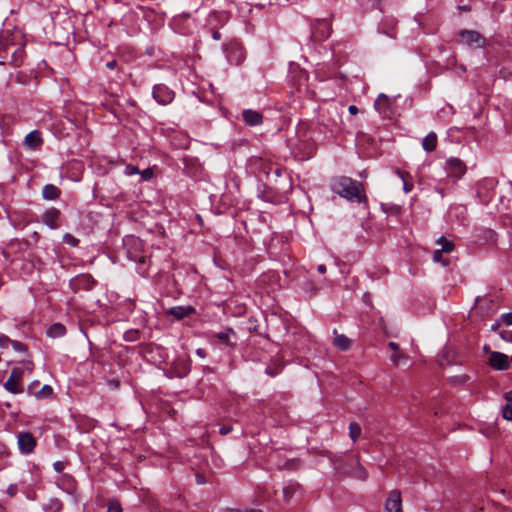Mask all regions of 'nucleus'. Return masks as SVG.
Segmentation results:
<instances>
[{
	"label": "nucleus",
	"instance_id": "nucleus-1",
	"mask_svg": "<svg viewBox=\"0 0 512 512\" xmlns=\"http://www.w3.org/2000/svg\"><path fill=\"white\" fill-rule=\"evenodd\" d=\"M331 189L333 192L349 201L361 202L365 199L363 185L349 177H335L331 181Z\"/></svg>",
	"mask_w": 512,
	"mask_h": 512
},
{
	"label": "nucleus",
	"instance_id": "nucleus-2",
	"mask_svg": "<svg viewBox=\"0 0 512 512\" xmlns=\"http://www.w3.org/2000/svg\"><path fill=\"white\" fill-rule=\"evenodd\" d=\"M342 462V459H335L333 461L334 468L339 475L351 476L362 481L367 479L368 473L366 469L359 463L358 457L352 461L353 468L351 469H345L342 466Z\"/></svg>",
	"mask_w": 512,
	"mask_h": 512
},
{
	"label": "nucleus",
	"instance_id": "nucleus-3",
	"mask_svg": "<svg viewBox=\"0 0 512 512\" xmlns=\"http://www.w3.org/2000/svg\"><path fill=\"white\" fill-rule=\"evenodd\" d=\"M212 341L222 349H235L237 335L232 329H226L222 332L216 333L212 337Z\"/></svg>",
	"mask_w": 512,
	"mask_h": 512
},
{
	"label": "nucleus",
	"instance_id": "nucleus-4",
	"mask_svg": "<svg viewBox=\"0 0 512 512\" xmlns=\"http://www.w3.org/2000/svg\"><path fill=\"white\" fill-rule=\"evenodd\" d=\"M190 365L186 354L177 356L169 370L170 376L184 377L189 372Z\"/></svg>",
	"mask_w": 512,
	"mask_h": 512
},
{
	"label": "nucleus",
	"instance_id": "nucleus-5",
	"mask_svg": "<svg viewBox=\"0 0 512 512\" xmlns=\"http://www.w3.org/2000/svg\"><path fill=\"white\" fill-rule=\"evenodd\" d=\"M446 170L449 177L458 180L466 173L467 168L462 160L451 158L446 162Z\"/></svg>",
	"mask_w": 512,
	"mask_h": 512
},
{
	"label": "nucleus",
	"instance_id": "nucleus-6",
	"mask_svg": "<svg viewBox=\"0 0 512 512\" xmlns=\"http://www.w3.org/2000/svg\"><path fill=\"white\" fill-rule=\"evenodd\" d=\"M460 38L464 44L468 46H474L476 48H481L485 44V38L474 30L461 31Z\"/></svg>",
	"mask_w": 512,
	"mask_h": 512
},
{
	"label": "nucleus",
	"instance_id": "nucleus-7",
	"mask_svg": "<svg viewBox=\"0 0 512 512\" xmlns=\"http://www.w3.org/2000/svg\"><path fill=\"white\" fill-rule=\"evenodd\" d=\"M385 510L387 512H403L401 493L399 490L389 492L385 502Z\"/></svg>",
	"mask_w": 512,
	"mask_h": 512
},
{
	"label": "nucleus",
	"instance_id": "nucleus-8",
	"mask_svg": "<svg viewBox=\"0 0 512 512\" xmlns=\"http://www.w3.org/2000/svg\"><path fill=\"white\" fill-rule=\"evenodd\" d=\"M331 33V25L330 23L323 19L317 20L313 26L312 36L317 41H322L326 39Z\"/></svg>",
	"mask_w": 512,
	"mask_h": 512
},
{
	"label": "nucleus",
	"instance_id": "nucleus-9",
	"mask_svg": "<svg viewBox=\"0 0 512 512\" xmlns=\"http://www.w3.org/2000/svg\"><path fill=\"white\" fill-rule=\"evenodd\" d=\"M153 96L160 104H168L174 98V93L164 85H157L153 89Z\"/></svg>",
	"mask_w": 512,
	"mask_h": 512
},
{
	"label": "nucleus",
	"instance_id": "nucleus-10",
	"mask_svg": "<svg viewBox=\"0 0 512 512\" xmlns=\"http://www.w3.org/2000/svg\"><path fill=\"white\" fill-rule=\"evenodd\" d=\"M376 110L384 117H391L392 114V100L385 94H380L374 104Z\"/></svg>",
	"mask_w": 512,
	"mask_h": 512
},
{
	"label": "nucleus",
	"instance_id": "nucleus-11",
	"mask_svg": "<svg viewBox=\"0 0 512 512\" xmlns=\"http://www.w3.org/2000/svg\"><path fill=\"white\" fill-rule=\"evenodd\" d=\"M60 215L61 213L58 209L50 208L42 215V222L51 229H57L59 227Z\"/></svg>",
	"mask_w": 512,
	"mask_h": 512
},
{
	"label": "nucleus",
	"instance_id": "nucleus-12",
	"mask_svg": "<svg viewBox=\"0 0 512 512\" xmlns=\"http://www.w3.org/2000/svg\"><path fill=\"white\" fill-rule=\"evenodd\" d=\"M510 361L506 354H491L490 365L497 370H504L509 367Z\"/></svg>",
	"mask_w": 512,
	"mask_h": 512
},
{
	"label": "nucleus",
	"instance_id": "nucleus-13",
	"mask_svg": "<svg viewBox=\"0 0 512 512\" xmlns=\"http://www.w3.org/2000/svg\"><path fill=\"white\" fill-rule=\"evenodd\" d=\"M167 313L180 320L195 313V308L192 306H177L167 310Z\"/></svg>",
	"mask_w": 512,
	"mask_h": 512
},
{
	"label": "nucleus",
	"instance_id": "nucleus-14",
	"mask_svg": "<svg viewBox=\"0 0 512 512\" xmlns=\"http://www.w3.org/2000/svg\"><path fill=\"white\" fill-rule=\"evenodd\" d=\"M20 377L21 373L17 370H13L9 378L6 380L4 387L12 393L19 392Z\"/></svg>",
	"mask_w": 512,
	"mask_h": 512
},
{
	"label": "nucleus",
	"instance_id": "nucleus-15",
	"mask_svg": "<svg viewBox=\"0 0 512 512\" xmlns=\"http://www.w3.org/2000/svg\"><path fill=\"white\" fill-rule=\"evenodd\" d=\"M245 56L242 48L237 44H232L229 49L228 59L231 63L239 65L243 62Z\"/></svg>",
	"mask_w": 512,
	"mask_h": 512
},
{
	"label": "nucleus",
	"instance_id": "nucleus-16",
	"mask_svg": "<svg viewBox=\"0 0 512 512\" xmlns=\"http://www.w3.org/2000/svg\"><path fill=\"white\" fill-rule=\"evenodd\" d=\"M243 119L250 126L260 125L262 123V115L255 110H244Z\"/></svg>",
	"mask_w": 512,
	"mask_h": 512
},
{
	"label": "nucleus",
	"instance_id": "nucleus-17",
	"mask_svg": "<svg viewBox=\"0 0 512 512\" xmlns=\"http://www.w3.org/2000/svg\"><path fill=\"white\" fill-rule=\"evenodd\" d=\"M18 445L22 452L30 453L32 451V434L20 433L18 435Z\"/></svg>",
	"mask_w": 512,
	"mask_h": 512
},
{
	"label": "nucleus",
	"instance_id": "nucleus-18",
	"mask_svg": "<svg viewBox=\"0 0 512 512\" xmlns=\"http://www.w3.org/2000/svg\"><path fill=\"white\" fill-rule=\"evenodd\" d=\"M10 348H12L15 351L27 350V348L23 347V345L21 343L12 341L5 335H1L0 336V349L8 350Z\"/></svg>",
	"mask_w": 512,
	"mask_h": 512
},
{
	"label": "nucleus",
	"instance_id": "nucleus-19",
	"mask_svg": "<svg viewBox=\"0 0 512 512\" xmlns=\"http://www.w3.org/2000/svg\"><path fill=\"white\" fill-rule=\"evenodd\" d=\"M61 191L53 184H47L42 189V197L45 200H56L60 197Z\"/></svg>",
	"mask_w": 512,
	"mask_h": 512
},
{
	"label": "nucleus",
	"instance_id": "nucleus-20",
	"mask_svg": "<svg viewBox=\"0 0 512 512\" xmlns=\"http://www.w3.org/2000/svg\"><path fill=\"white\" fill-rule=\"evenodd\" d=\"M334 345L340 350H349L352 348V340L343 334H338L334 331Z\"/></svg>",
	"mask_w": 512,
	"mask_h": 512
},
{
	"label": "nucleus",
	"instance_id": "nucleus-21",
	"mask_svg": "<svg viewBox=\"0 0 512 512\" xmlns=\"http://www.w3.org/2000/svg\"><path fill=\"white\" fill-rule=\"evenodd\" d=\"M437 135L434 132L429 133L422 141V147L427 152H432L437 147Z\"/></svg>",
	"mask_w": 512,
	"mask_h": 512
},
{
	"label": "nucleus",
	"instance_id": "nucleus-22",
	"mask_svg": "<svg viewBox=\"0 0 512 512\" xmlns=\"http://www.w3.org/2000/svg\"><path fill=\"white\" fill-rule=\"evenodd\" d=\"M390 361L396 367L411 366V361L406 354H391Z\"/></svg>",
	"mask_w": 512,
	"mask_h": 512
},
{
	"label": "nucleus",
	"instance_id": "nucleus-23",
	"mask_svg": "<svg viewBox=\"0 0 512 512\" xmlns=\"http://www.w3.org/2000/svg\"><path fill=\"white\" fill-rule=\"evenodd\" d=\"M506 404L502 409V416L505 420H512V390L507 392L504 396Z\"/></svg>",
	"mask_w": 512,
	"mask_h": 512
},
{
	"label": "nucleus",
	"instance_id": "nucleus-24",
	"mask_svg": "<svg viewBox=\"0 0 512 512\" xmlns=\"http://www.w3.org/2000/svg\"><path fill=\"white\" fill-rule=\"evenodd\" d=\"M65 333H66V328L61 323H55V324L51 325L46 331L47 336H49L51 338L61 337Z\"/></svg>",
	"mask_w": 512,
	"mask_h": 512
},
{
	"label": "nucleus",
	"instance_id": "nucleus-25",
	"mask_svg": "<svg viewBox=\"0 0 512 512\" xmlns=\"http://www.w3.org/2000/svg\"><path fill=\"white\" fill-rule=\"evenodd\" d=\"M396 173L403 181V190L405 193H409L413 189L412 177L409 173L397 170Z\"/></svg>",
	"mask_w": 512,
	"mask_h": 512
},
{
	"label": "nucleus",
	"instance_id": "nucleus-26",
	"mask_svg": "<svg viewBox=\"0 0 512 512\" xmlns=\"http://www.w3.org/2000/svg\"><path fill=\"white\" fill-rule=\"evenodd\" d=\"M512 325V313H507L501 316L500 320L491 326V330L496 332L498 329L503 326H511Z\"/></svg>",
	"mask_w": 512,
	"mask_h": 512
},
{
	"label": "nucleus",
	"instance_id": "nucleus-27",
	"mask_svg": "<svg viewBox=\"0 0 512 512\" xmlns=\"http://www.w3.org/2000/svg\"><path fill=\"white\" fill-rule=\"evenodd\" d=\"M53 396V389L49 385H44L39 391L34 393V397L37 399H47Z\"/></svg>",
	"mask_w": 512,
	"mask_h": 512
},
{
	"label": "nucleus",
	"instance_id": "nucleus-28",
	"mask_svg": "<svg viewBox=\"0 0 512 512\" xmlns=\"http://www.w3.org/2000/svg\"><path fill=\"white\" fill-rule=\"evenodd\" d=\"M362 429L356 422H351L349 425V436L353 442H356L360 437Z\"/></svg>",
	"mask_w": 512,
	"mask_h": 512
},
{
	"label": "nucleus",
	"instance_id": "nucleus-29",
	"mask_svg": "<svg viewBox=\"0 0 512 512\" xmlns=\"http://www.w3.org/2000/svg\"><path fill=\"white\" fill-rule=\"evenodd\" d=\"M438 244L441 245V251L449 253L454 250V244L451 241H448L446 238L441 237L437 241Z\"/></svg>",
	"mask_w": 512,
	"mask_h": 512
},
{
	"label": "nucleus",
	"instance_id": "nucleus-30",
	"mask_svg": "<svg viewBox=\"0 0 512 512\" xmlns=\"http://www.w3.org/2000/svg\"><path fill=\"white\" fill-rule=\"evenodd\" d=\"M495 333H496L495 336H498L500 339L507 341V342H512V331L504 329L502 327V328L498 329Z\"/></svg>",
	"mask_w": 512,
	"mask_h": 512
},
{
	"label": "nucleus",
	"instance_id": "nucleus-31",
	"mask_svg": "<svg viewBox=\"0 0 512 512\" xmlns=\"http://www.w3.org/2000/svg\"><path fill=\"white\" fill-rule=\"evenodd\" d=\"M63 241L72 247H76L79 244V240L69 233L64 234Z\"/></svg>",
	"mask_w": 512,
	"mask_h": 512
},
{
	"label": "nucleus",
	"instance_id": "nucleus-32",
	"mask_svg": "<svg viewBox=\"0 0 512 512\" xmlns=\"http://www.w3.org/2000/svg\"><path fill=\"white\" fill-rule=\"evenodd\" d=\"M23 51L21 49L13 51V64L19 66L22 63Z\"/></svg>",
	"mask_w": 512,
	"mask_h": 512
},
{
	"label": "nucleus",
	"instance_id": "nucleus-33",
	"mask_svg": "<svg viewBox=\"0 0 512 512\" xmlns=\"http://www.w3.org/2000/svg\"><path fill=\"white\" fill-rule=\"evenodd\" d=\"M107 512H122L121 505L114 500H111L108 504Z\"/></svg>",
	"mask_w": 512,
	"mask_h": 512
},
{
	"label": "nucleus",
	"instance_id": "nucleus-34",
	"mask_svg": "<svg viewBox=\"0 0 512 512\" xmlns=\"http://www.w3.org/2000/svg\"><path fill=\"white\" fill-rule=\"evenodd\" d=\"M433 260H434L435 262H440V263H442L444 266H447V265H448V263H449L447 260L443 259V257H442V251H441V250H436V251H434V253H433Z\"/></svg>",
	"mask_w": 512,
	"mask_h": 512
},
{
	"label": "nucleus",
	"instance_id": "nucleus-35",
	"mask_svg": "<svg viewBox=\"0 0 512 512\" xmlns=\"http://www.w3.org/2000/svg\"><path fill=\"white\" fill-rule=\"evenodd\" d=\"M143 180H149L153 177V170L151 168H147L140 172Z\"/></svg>",
	"mask_w": 512,
	"mask_h": 512
},
{
	"label": "nucleus",
	"instance_id": "nucleus-36",
	"mask_svg": "<svg viewBox=\"0 0 512 512\" xmlns=\"http://www.w3.org/2000/svg\"><path fill=\"white\" fill-rule=\"evenodd\" d=\"M138 173H140V171L138 170V168L136 166H133V165H128L125 169L126 175H134V174H138Z\"/></svg>",
	"mask_w": 512,
	"mask_h": 512
},
{
	"label": "nucleus",
	"instance_id": "nucleus-37",
	"mask_svg": "<svg viewBox=\"0 0 512 512\" xmlns=\"http://www.w3.org/2000/svg\"><path fill=\"white\" fill-rule=\"evenodd\" d=\"M271 362L273 363V365H275L276 367L278 368H281L282 367V358L280 357L279 354H276L272 359H271Z\"/></svg>",
	"mask_w": 512,
	"mask_h": 512
},
{
	"label": "nucleus",
	"instance_id": "nucleus-38",
	"mask_svg": "<svg viewBox=\"0 0 512 512\" xmlns=\"http://www.w3.org/2000/svg\"><path fill=\"white\" fill-rule=\"evenodd\" d=\"M41 144H42V139H41L38 131L34 130V149H36Z\"/></svg>",
	"mask_w": 512,
	"mask_h": 512
},
{
	"label": "nucleus",
	"instance_id": "nucleus-39",
	"mask_svg": "<svg viewBox=\"0 0 512 512\" xmlns=\"http://www.w3.org/2000/svg\"><path fill=\"white\" fill-rule=\"evenodd\" d=\"M24 144L30 148L32 147V132L28 133L25 137Z\"/></svg>",
	"mask_w": 512,
	"mask_h": 512
},
{
	"label": "nucleus",
	"instance_id": "nucleus-40",
	"mask_svg": "<svg viewBox=\"0 0 512 512\" xmlns=\"http://www.w3.org/2000/svg\"><path fill=\"white\" fill-rule=\"evenodd\" d=\"M7 493L10 496H14L17 493V486L16 485H10L7 489Z\"/></svg>",
	"mask_w": 512,
	"mask_h": 512
},
{
	"label": "nucleus",
	"instance_id": "nucleus-41",
	"mask_svg": "<svg viewBox=\"0 0 512 512\" xmlns=\"http://www.w3.org/2000/svg\"><path fill=\"white\" fill-rule=\"evenodd\" d=\"M231 430H232V427H230V426H223V427H221V428L219 429V432H220V434H222V435H227L228 433H230V432H231Z\"/></svg>",
	"mask_w": 512,
	"mask_h": 512
},
{
	"label": "nucleus",
	"instance_id": "nucleus-42",
	"mask_svg": "<svg viewBox=\"0 0 512 512\" xmlns=\"http://www.w3.org/2000/svg\"><path fill=\"white\" fill-rule=\"evenodd\" d=\"M278 372V369H272L271 367L266 368V374L270 376H275Z\"/></svg>",
	"mask_w": 512,
	"mask_h": 512
},
{
	"label": "nucleus",
	"instance_id": "nucleus-43",
	"mask_svg": "<svg viewBox=\"0 0 512 512\" xmlns=\"http://www.w3.org/2000/svg\"><path fill=\"white\" fill-rule=\"evenodd\" d=\"M117 65V62L116 60H112V61H109L107 64H106V67L110 70L114 69Z\"/></svg>",
	"mask_w": 512,
	"mask_h": 512
},
{
	"label": "nucleus",
	"instance_id": "nucleus-44",
	"mask_svg": "<svg viewBox=\"0 0 512 512\" xmlns=\"http://www.w3.org/2000/svg\"><path fill=\"white\" fill-rule=\"evenodd\" d=\"M348 111L350 114L356 115L358 113V108L355 105H351L349 106Z\"/></svg>",
	"mask_w": 512,
	"mask_h": 512
},
{
	"label": "nucleus",
	"instance_id": "nucleus-45",
	"mask_svg": "<svg viewBox=\"0 0 512 512\" xmlns=\"http://www.w3.org/2000/svg\"><path fill=\"white\" fill-rule=\"evenodd\" d=\"M63 463L62 462H56L54 463V468L56 471L61 472L63 470Z\"/></svg>",
	"mask_w": 512,
	"mask_h": 512
},
{
	"label": "nucleus",
	"instance_id": "nucleus-46",
	"mask_svg": "<svg viewBox=\"0 0 512 512\" xmlns=\"http://www.w3.org/2000/svg\"><path fill=\"white\" fill-rule=\"evenodd\" d=\"M338 459H342L343 462H342V466L345 468V469H351L353 468V463L351 465H349L346 460L344 459V457H339Z\"/></svg>",
	"mask_w": 512,
	"mask_h": 512
},
{
	"label": "nucleus",
	"instance_id": "nucleus-47",
	"mask_svg": "<svg viewBox=\"0 0 512 512\" xmlns=\"http://www.w3.org/2000/svg\"><path fill=\"white\" fill-rule=\"evenodd\" d=\"M317 271L321 274L325 273L326 272V266L324 264H320L318 267H317Z\"/></svg>",
	"mask_w": 512,
	"mask_h": 512
},
{
	"label": "nucleus",
	"instance_id": "nucleus-48",
	"mask_svg": "<svg viewBox=\"0 0 512 512\" xmlns=\"http://www.w3.org/2000/svg\"><path fill=\"white\" fill-rule=\"evenodd\" d=\"M487 300H488V299H487L486 297H484V298H477V304H478V305H482V304H483V302H486Z\"/></svg>",
	"mask_w": 512,
	"mask_h": 512
},
{
	"label": "nucleus",
	"instance_id": "nucleus-49",
	"mask_svg": "<svg viewBox=\"0 0 512 512\" xmlns=\"http://www.w3.org/2000/svg\"><path fill=\"white\" fill-rule=\"evenodd\" d=\"M389 347L392 349V350H397L398 349V345L394 342H390L389 343Z\"/></svg>",
	"mask_w": 512,
	"mask_h": 512
},
{
	"label": "nucleus",
	"instance_id": "nucleus-50",
	"mask_svg": "<svg viewBox=\"0 0 512 512\" xmlns=\"http://www.w3.org/2000/svg\"><path fill=\"white\" fill-rule=\"evenodd\" d=\"M110 385H113L114 388H117L119 386V382L117 380H112L109 382Z\"/></svg>",
	"mask_w": 512,
	"mask_h": 512
},
{
	"label": "nucleus",
	"instance_id": "nucleus-51",
	"mask_svg": "<svg viewBox=\"0 0 512 512\" xmlns=\"http://www.w3.org/2000/svg\"><path fill=\"white\" fill-rule=\"evenodd\" d=\"M483 349H484V352H491L490 347L488 345H484Z\"/></svg>",
	"mask_w": 512,
	"mask_h": 512
}]
</instances>
